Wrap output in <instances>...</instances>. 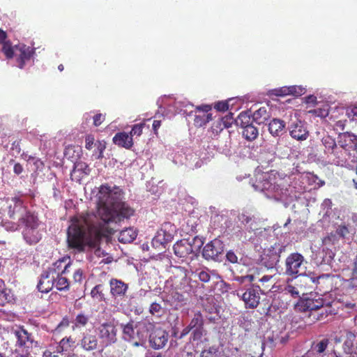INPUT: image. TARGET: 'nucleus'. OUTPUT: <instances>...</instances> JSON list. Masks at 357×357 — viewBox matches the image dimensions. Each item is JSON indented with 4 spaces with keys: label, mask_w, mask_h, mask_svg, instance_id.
Wrapping results in <instances>:
<instances>
[{
    "label": "nucleus",
    "mask_w": 357,
    "mask_h": 357,
    "mask_svg": "<svg viewBox=\"0 0 357 357\" xmlns=\"http://www.w3.org/2000/svg\"><path fill=\"white\" fill-rule=\"evenodd\" d=\"M338 145L349 152L357 155V136L349 132H343L338 136Z\"/></svg>",
    "instance_id": "19"
},
{
    "label": "nucleus",
    "mask_w": 357,
    "mask_h": 357,
    "mask_svg": "<svg viewBox=\"0 0 357 357\" xmlns=\"http://www.w3.org/2000/svg\"><path fill=\"white\" fill-rule=\"evenodd\" d=\"M242 300L245 303L246 308H256L260 301V295L259 290L254 287L248 289L241 296Z\"/></svg>",
    "instance_id": "21"
},
{
    "label": "nucleus",
    "mask_w": 357,
    "mask_h": 357,
    "mask_svg": "<svg viewBox=\"0 0 357 357\" xmlns=\"http://www.w3.org/2000/svg\"><path fill=\"white\" fill-rule=\"evenodd\" d=\"M259 135L258 129L252 124L243 128V136L248 141L255 140Z\"/></svg>",
    "instance_id": "44"
},
{
    "label": "nucleus",
    "mask_w": 357,
    "mask_h": 357,
    "mask_svg": "<svg viewBox=\"0 0 357 357\" xmlns=\"http://www.w3.org/2000/svg\"><path fill=\"white\" fill-rule=\"evenodd\" d=\"M123 192L116 186L102 184L97 194L98 217L105 224L119 223L134 215L135 210L122 202Z\"/></svg>",
    "instance_id": "1"
},
{
    "label": "nucleus",
    "mask_w": 357,
    "mask_h": 357,
    "mask_svg": "<svg viewBox=\"0 0 357 357\" xmlns=\"http://www.w3.org/2000/svg\"><path fill=\"white\" fill-rule=\"evenodd\" d=\"M144 126V122L138 124H135L130 132L131 137H132L133 136H140L142 134V130Z\"/></svg>",
    "instance_id": "53"
},
{
    "label": "nucleus",
    "mask_w": 357,
    "mask_h": 357,
    "mask_svg": "<svg viewBox=\"0 0 357 357\" xmlns=\"http://www.w3.org/2000/svg\"><path fill=\"white\" fill-rule=\"evenodd\" d=\"M110 294L114 298L122 297L125 296L128 286L123 281L117 279H112L109 282Z\"/></svg>",
    "instance_id": "25"
},
{
    "label": "nucleus",
    "mask_w": 357,
    "mask_h": 357,
    "mask_svg": "<svg viewBox=\"0 0 357 357\" xmlns=\"http://www.w3.org/2000/svg\"><path fill=\"white\" fill-rule=\"evenodd\" d=\"M211 109H212L211 106H210L208 105H202L196 107L195 113L211 114L210 112L211 111Z\"/></svg>",
    "instance_id": "62"
},
{
    "label": "nucleus",
    "mask_w": 357,
    "mask_h": 357,
    "mask_svg": "<svg viewBox=\"0 0 357 357\" xmlns=\"http://www.w3.org/2000/svg\"><path fill=\"white\" fill-rule=\"evenodd\" d=\"M15 51L16 52L14 56L16 58L17 67L20 69L24 68L26 63L30 61L35 54V50L33 48L24 44L15 45Z\"/></svg>",
    "instance_id": "17"
},
{
    "label": "nucleus",
    "mask_w": 357,
    "mask_h": 357,
    "mask_svg": "<svg viewBox=\"0 0 357 357\" xmlns=\"http://www.w3.org/2000/svg\"><path fill=\"white\" fill-rule=\"evenodd\" d=\"M170 296L172 301L174 303H176V305L178 304L182 305L185 301L184 296L182 294L178 292V290H175L174 289H172L170 294Z\"/></svg>",
    "instance_id": "49"
},
{
    "label": "nucleus",
    "mask_w": 357,
    "mask_h": 357,
    "mask_svg": "<svg viewBox=\"0 0 357 357\" xmlns=\"http://www.w3.org/2000/svg\"><path fill=\"white\" fill-rule=\"evenodd\" d=\"M324 301L319 296L310 295V296L300 300L297 305L296 309L301 312H309V318L312 317V321L315 322L321 319L324 316L327 317V312H319L324 307Z\"/></svg>",
    "instance_id": "3"
},
{
    "label": "nucleus",
    "mask_w": 357,
    "mask_h": 357,
    "mask_svg": "<svg viewBox=\"0 0 357 357\" xmlns=\"http://www.w3.org/2000/svg\"><path fill=\"white\" fill-rule=\"evenodd\" d=\"M190 332V340L192 341L200 340L206 334V331L204 328V317L200 311L194 314L189 324L182 330L178 338L182 339Z\"/></svg>",
    "instance_id": "4"
},
{
    "label": "nucleus",
    "mask_w": 357,
    "mask_h": 357,
    "mask_svg": "<svg viewBox=\"0 0 357 357\" xmlns=\"http://www.w3.org/2000/svg\"><path fill=\"white\" fill-rule=\"evenodd\" d=\"M8 205V214L12 219L18 220V225L23 223L22 218L26 217L28 213H32L27 209V207L24 206V202L21 198L18 197H13L10 199Z\"/></svg>",
    "instance_id": "11"
},
{
    "label": "nucleus",
    "mask_w": 357,
    "mask_h": 357,
    "mask_svg": "<svg viewBox=\"0 0 357 357\" xmlns=\"http://www.w3.org/2000/svg\"><path fill=\"white\" fill-rule=\"evenodd\" d=\"M220 121L225 128H229L232 126V124L235 121V119L234 118L233 114L229 113L228 114L222 117L220 119Z\"/></svg>",
    "instance_id": "51"
},
{
    "label": "nucleus",
    "mask_w": 357,
    "mask_h": 357,
    "mask_svg": "<svg viewBox=\"0 0 357 357\" xmlns=\"http://www.w3.org/2000/svg\"><path fill=\"white\" fill-rule=\"evenodd\" d=\"M81 347L87 351H93L98 349V337L93 334H84L80 342Z\"/></svg>",
    "instance_id": "29"
},
{
    "label": "nucleus",
    "mask_w": 357,
    "mask_h": 357,
    "mask_svg": "<svg viewBox=\"0 0 357 357\" xmlns=\"http://www.w3.org/2000/svg\"><path fill=\"white\" fill-rule=\"evenodd\" d=\"M93 214L87 213L79 218L72 220L67 231V243L69 250L75 253L86 252L87 248H96L100 243L102 234L94 229L91 222Z\"/></svg>",
    "instance_id": "2"
},
{
    "label": "nucleus",
    "mask_w": 357,
    "mask_h": 357,
    "mask_svg": "<svg viewBox=\"0 0 357 357\" xmlns=\"http://www.w3.org/2000/svg\"><path fill=\"white\" fill-rule=\"evenodd\" d=\"M329 341L328 339H324L321 340L319 342H318L314 346V349L318 354H321L325 351L328 345Z\"/></svg>",
    "instance_id": "55"
},
{
    "label": "nucleus",
    "mask_w": 357,
    "mask_h": 357,
    "mask_svg": "<svg viewBox=\"0 0 357 357\" xmlns=\"http://www.w3.org/2000/svg\"><path fill=\"white\" fill-rule=\"evenodd\" d=\"M54 286L59 291H67L70 287V281L63 275H56L55 276Z\"/></svg>",
    "instance_id": "42"
},
{
    "label": "nucleus",
    "mask_w": 357,
    "mask_h": 357,
    "mask_svg": "<svg viewBox=\"0 0 357 357\" xmlns=\"http://www.w3.org/2000/svg\"><path fill=\"white\" fill-rule=\"evenodd\" d=\"M252 113L250 111H244L239 114L235 122L237 125L241 126L243 128L252 125Z\"/></svg>",
    "instance_id": "37"
},
{
    "label": "nucleus",
    "mask_w": 357,
    "mask_h": 357,
    "mask_svg": "<svg viewBox=\"0 0 357 357\" xmlns=\"http://www.w3.org/2000/svg\"><path fill=\"white\" fill-rule=\"evenodd\" d=\"M284 250L280 246L278 250L275 247L268 249L261 256V262L267 269L272 268L280 261V254Z\"/></svg>",
    "instance_id": "18"
},
{
    "label": "nucleus",
    "mask_w": 357,
    "mask_h": 357,
    "mask_svg": "<svg viewBox=\"0 0 357 357\" xmlns=\"http://www.w3.org/2000/svg\"><path fill=\"white\" fill-rule=\"evenodd\" d=\"M262 273L261 268H252L250 270V273L244 276H241L238 278V280L241 282H244L245 281L253 282L256 280H259V278H261V275Z\"/></svg>",
    "instance_id": "38"
},
{
    "label": "nucleus",
    "mask_w": 357,
    "mask_h": 357,
    "mask_svg": "<svg viewBox=\"0 0 357 357\" xmlns=\"http://www.w3.org/2000/svg\"><path fill=\"white\" fill-rule=\"evenodd\" d=\"M137 235V234L133 228L128 227L119 232L118 240L122 243H129L136 238Z\"/></svg>",
    "instance_id": "34"
},
{
    "label": "nucleus",
    "mask_w": 357,
    "mask_h": 357,
    "mask_svg": "<svg viewBox=\"0 0 357 357\" xmlns=\"http://www.w3.org/2000/svg\"><path fill=\"white\" fill-rule=\"evenodd\" d=\"M259 282L261 283L262 289H259L262 294L271 290V287L273 286L274 280H273V275H264L259 278Z\"/></svg>",
    "instance_id": "43"
},
{
    "label": "nucleus",
    "mask_w": 357,
    "mask_h": 357,
    "mask_svg": "<svg viewBox=\"0 0 357 357\" xmlns=\"http://www.w3.org/2000/svg\"><path fill=\"white\" fill-rule=\"evenodd\" d=\"M289 95H292L294 96H300L305 93V89L301 86H289Z\"/></svg>",
    "instance_id": "50"
},
{
    "label": "nucleus",
    "mask_w": 357,
    "mask_h": 357,
    "mask_svg": "<svg viewBox=\"0 0 357 357\" xmlns=\"http://www.w3.org/2000/svg\"><path fill=\"white\" fill-rule=\"evenodd\" d=\"M321 143L324 146V153L328 157L338 145L335 139L330 135H325L321 139Z\"/></svg>",
    "instance_id": "36"
},
{
    "label": "nucleus",
    "mask_w": 357,
    "mask_h": 357,
    "mask_svg": "<svg viewBox=\"0 0 357 357\" xmlns=\"http://www.w3.org/2000/svg\"><path fill=\"white\" fill-rule=\"evenodd\" d=\"M176 232V227L173 224L165 222L153 238V246L155 248L162 246L165 248V245L173 240Z\"/></svg>",
    "instance_id": "10"
},
{
    "label": "nucleus",
    "mask_w": 357,
    "mask_h": 357,
    "mask_svg": "<svg viewBox=\"0 0 357 357\" xmlns=\"http://www.w3.org/2000/svg\"><path fill=\"white\" fill-rule=\"evenodd\" d=\"M113 142L116 145L127 149L131 148L133 145L132 137L130 134L126 132H117L113 137Z\"/></svg>",
    "instance_id": "27"
},
{
    "label": "nucleus",
    "mask_w": 357,
    "mask_h": 357,
    "mask_svg": "<svg viewBox=\"0 0 357 357\" xmlns=\"http://www.w3.org/2000/svg\"><path fill=\"white\" fill-rule=\"evenodd\" d=\"M89 322V315L83 312L78 313L72 321V329L75 331L77 328L86 327Z\"/></svg>",
    "instance_id": "35"
},
{
    "label": "nucleus",
    "mask_w": 357,
    "mask_h": 357,
    "mask_svg": "<svg viewBox=\"0 0 357 357\" xmlns=\"http://www.w3.org/2000/svg\"><path fill=\"white\" fill-rule=\"evenodd\" d=\"M105 115L101 113L96 114L93 118V124L96 127H98L101 125V123L105 121Z\"/></svg>",
    "instance_id": "60"
},
{
    "label": "nucleus",
    "mask_w": 357,
    "mask_h": 357,
    "mask_svg": "<svg viewBox=\"0 0 357 357\" xmlns=\"http://www.w3.org/2000/svg\"><path fill=\"white\" fill-rule=\"evenodd\" d=\"M30 347H20L15 345V349L13 352L14 357H29L31 353Z\"/></svg>",
    "instance_id": "47"
},
{
    "label": "nucleus",
    "mask_w": 357,
    "mask_h": 357,
    "mask_svg": "<svg viewBox=\"0 0 357 357\" xmlns=\"http://www.w3.org/2000/svg\"><path fill=\"white\" fill-rule=\"evenodd\" d=\"M223 251V242L218 238H215L204 247L202 256L206 260L211 259L217 261L219 259V256L222 254Z\"/></svg>",
    "instance_id": "13"
},
{
    "label": "nucleus",
    "mask_w": 357,
    "mask_h": 357,
    "mask_svg": "<svg viewBox=\"0 0 357 357\" xmlns=\"http://www.w3.org/2000/svg\"><path fill=\"white\" fill-rule=\"evenodd\" d=\"M76 340L72 336H66L62 338L56 346V352L62 354L70 351L75 347Z\"/></svg>",
    "instance_id": "32"
},
{
    "label": "nucleus",
    "mask_w": 357,
    "mask_h": 357,
    "mask_svg": "<svg viewBox=\"0 0 357 357\" xmlns=\"http://www.w3.org/2000/svg\"><path fill=\"white\" fill-rule=\"evenodd\" d=\"M347 114L353 121H357V105H354L347 110Z\"/></svg>",
    "instance_id": "63"
},
{
    "label": "nucleus",
    "mask_w": 357,
    "mask_h": 357,
    "mask_svg": "<svg viewBox=\"0 0 357 357\" xmlns=\"http://www.w3.org/2000/svg\"><path fill=\"white\" fill-rule=\"evenodd\" d=\"M104 290L105 287L102 284H97L92 289L91 295L93 298L99 301H105V297Z\"/></svg>",
    "instance_id": "46"
},
{
    "label": "nucleus",
    "mask_w": 357,
    "mask_h": 357,
    "mask_svg": "<svg viewBox=\"0 0 357 357\" xmlns=\"http://www.w3.org/2000/svg\"><path fill=\"white\" fill-rule=\"evenodd\" d=\"M5 283L0 279V305H3L5 302L8 301V295L5 291Z\"/></svg>",
    "instance_id": "54"
},
{
    "label": "nucleus",
    "mask_w": 357,
    "mask_h": 357,
    "mask_svg": "<svg viewBox=\"0 0 357 357\" xmlns=\"http://www.w3.org/2000/svg\"><path fill=\"white\" fill-rule=\"evenodd\" d=\"M214 107L218 111L225 112L229 109V104L227 102L220 101L215 103Z\"/></svg>",
    "instance_id": "64"
},
{
    "label": "nucleus",
    "mask_w": 357,
    "mask_h": 357,
    "mask_svg": "<svg viewBox=\"0 0 357 357\" xmlns=\"http://www.w3.org/2000/svg\"><path fill=\"white\" fill-rule=\"evenodd\" d=\"M289 93V86H282L271 91V94L276 96H285Z\"/></svg>",
    "instance_id": "57"
},
{
    "label": "nucleus",
    "mask_w": 357,
    "mask_h": 357,
    "mask_svg": "<svg viewBox=\"0 0 357 357\" xmlns=\"http://www.w3.org/2000/svg\"><path fill=\"white\" fill-rule=\"evenodd\" d=\"M273 185L271 176V174H269L263 178L262 181L259 183V185L257 186L264 192L275 195V190Z\"/></svg>",
    "instance_id": "40"
},
{
    "label": "nucleus",
    "mask_w": 357,
    "mask_h": 357,
    "mask_svg": "<svg viewBox=\"0 0 357 357\" xmlns=\"http://www.w3.org/2000/svg\"><path fill=\"white\" fill-rule=\"evenodd\" d=\"M314 283H317L316 289L325 294L331 289V278L329 275H322L315 278H310Z\"/></svg>",
    "instance_id": "28"
},
{
    "label": "nucleus",
    "mask_w": 357,
    "mask_h": 357,
    "mask_svg": "<svg viewBox=\"0 0 357 357\" xmlns=\"http://www.w3.org/2000/svg\"><path fill=\"white\" fill-rule=\"evenodd\" d=\"M163 312V309L160 303H153L151 304L149 307V312L152 315L160 316Z\"/></svg>",
    "instance_id": "52"
},
{
    "label": "nucleus",
    "mask_w": 357,
    "mask_h": 357,
    "mask_svg": "<svg viewBox=\"0 0 357 357\" xmlns=\"http://www.w3.org/2000/svg\"><path fill=\"white\" fill-rule=\"evenodd\" d=\"M11 333L17 340L15 345L33 347V344H37L33 335L29 333L23 326H17L15 328H13Z\"/></svg>",
    "instance_id": "14"
},
{
    "label": "nucleus",
    "mask_w": 357,
    "mask_h": 357,
    "mask_svg": "<svg viewBox=\"0 0 357 357\" xmlns=\"http://www.w3.org/2000/svg\"><path fill=\"white\" fill-rule=\"evenodd\" d=\"M304 257L298 252L290 254L285 260V273L287 275L297 278L303 275L305 272Z\"/></svg>",
    "instance_id": "9"
},
{
    "label": "nucleus",
    "mask_w": 357,
    "mask_h": 357,
    "mask_svg": "<svg viewBox=\"0 0 357 357\" xmlns=\"http://www.w3.org/2000/svg\"><path fill=\"white\" fill-rule=\"evenodd\" d=\"M271 109L268 106H263L255 111L252 114V121L261 125L265 124L271 119Z\"/></svg>",
    "instance_id": "26"
},
{
    "label": "nucleus",
    "mask_w": 357,
    "mask_h": 357,
    "mask_svg": "<svg viewBox=\"0 0 357 357\" xmlns=\"http://www.w3.org/2000/svg\"><path fill=\"white\" fill-rule=\"evenodd\" d=\"M286 127L285 122L280 119H273L268 123V131L273 137L281 136Z\"/></svg>",
    "instance_id": "30"
},
{
    "label": "nucleus",
    "mask_w": 357,
    "mask_h": 357,
    "mask_svg": "<svg viewBox=\"0 0 357 357\" xmlns=\"http://www.w3.org/2000/svg\"><path fill=\"white\" fill-rule=\"evenodd\" d=\"M155 325L149 321H138L135 324V339L139 340H146L148 335L154 329Z\"/></svg>",
    "instance_id": "22"
},
{
    "label": "nucleus",
    "mask_w": 357,
    "mask_h": 357,
    "mask_svg": "<svg viewBox=\"0 0 357 357\" xmlns=\"http://www.w3.org/2000/svg\"><path fill=\"white\" fill-rule=\"evenodd\" d=\"M172 273L173 275L170 278L172 288L184 293L190 292L192 290L191 279L188 276L187 269L182 266H175Z\"/></svg>",
    "instance_id": "8"
},
{
    "label": "nucleus",
    "mask_w": 357,
    "mask_h": 357,
    "mask_svg": "<svg viewBox=\"0 0 357 357\" xmlns=\"http://www.w3.org/2000/svg\"><path fill=\"white\" fill-rule=\"evenodd\" d=\"M73 263L69 256H65L54 262L47 271L54 276L66 275L70 273Z\"/></svg>",
    "instance_id": "15"
},
{
    "label": "nucleus",
    "mask_w": 357,
    "mask_h": 357,
    "mask_svg": "<svg viewBox=\"0 0 357 357\" xmlns=\"http://www.w3.org/2000/svg\"><path fill=\"white\" fill-rule=\"evenodd\" d=\"M70 321L68 316H65L62 318L61 321L56 326L55 329L53 331L54 334L59 335L62 333L64 330L69 327Z\"/></svg>",
    "instance_id": "48"
},
{
    "label": "nucleus",
    "mask_w": 357,
    "mask_h": 357,
    "mask_svg": "<svg viewBox=\"0 0 357 357\" xmlns=\"http://www.w3.org/2000/svg\"><path fill=\"white\" fill-rule=\"evenodd\" d=\"M123 339L128 342L135 340V329L134 321L130 320L127 324H121Z\"/></svg>",
    "instance_id": "33"
},
{
    "label": "nucleus",
    "mask_w": 357,
    "mask_h": 357,
    "mask_svg": "<svg viewBox=\"0 0 357 357\" xmlns=\"http://www.w3.org/2000/svg\"><path fill=\"white\" fill-rule=\"evenodd\" d=\"M70 272H73V282L75 284H81L85 279L84 270L82 268L77 267V266L73 263V268H71Z\"/></svg>",
    "instance_id": "39"
},
{
    "label": "nucleus",
    "mask_w": 357,
    "mask_h": 357,
    "mask_svg": "<svg viewBox=\"0 0 357 357\" xmlns=\"http://www.w3.org/2000/svg\"><path fill=\"white\" fill-rule=\"evenodd\" d=\"M218 350L215 347H211L207 349H204L202 351L201 357H216Z\"/></svg>",
    "instance_id": "56"
},
{
    "label": "nucleus",
    "mask_w": 357,
    "mask_h": 357,
    "mask_svg": "<svg viewBox=\"0 0 357 357\" xmlns=\"http://www.w3.org/2000/svg\"><path fill=\"white\" fill-rule=\"evenodd\" d=\"M197 275L199 280L203 282H208L211 279V276L207 271L202 270L197 273Z\"/></svg>",
    "instance_id": "61"
},
{
    "label": "nucleus",
    "mask_w": 357,
    "mask_h": 357,
    "mask_svg": "<svg viewBox=\"0 0 357 357\" xmlns=\"http://www.w3.org/2000/svg\"><path fill=\"white\" fill-rule=\"evenodd\" d=\"M225 128L222 124L220 119L214 122L211 126V130H212L213 133H215L216 135H218L219 132H220Z\"/></svg>",
    "instance_id": "59"
},
{
    "label": "nucleus",
    "mask_w": 357,
    "mask_h": 357,
    "mask_svg": "<svg viewBox=\"0 0 357 357\" xmlns=\"http://www.w3.org/2000/svg\"><path fill=\"white\" fill-rule=\"evenodd\" d=\"M2 45V52L7 59H13L15 54V45L13 46L10 41L8 40Z\"/></svg>",
    "instance_id": "45"
},
{
    "label": "nucleus",
    "mask_w": 357,
    "mask_h": 357,
    "mask_svg": "<svg viewBox=\"0 0 357 357\" xmlns=\"http://www.w3.org/2000/svg\"><path fill=\"white\" fill-rule=\"evenodd\" d=\"M175 255L180 258H186L193 253L192 245L186 239L178 241L173 246Z\"/></svg>",
    "instance_id": "24"
},
{
    "label": "nucleus",
    "mask_w": 357,
    "mask_h": 357,
    "mask_svg": "<svg viewBox=\"0 0 357 357\" xmlns=\"http://www.w3.org/2000/svg\"><path fill=\"white\" fill-rule=\"evenodd\" d=\"M212 120V114L196 113L194 119V125L197 128L205 126Z\"/></svg>",
    "instance_id": "41"
},
{
    "label": "nucleus",
    "mask_w": 357,
    "mask_h": 357,
    "mask_svg": "<svg viewBox=\"0 0 357 357\" xmlns=\"http://www.w3.org/2000/svg\"><path fill=\"white\" fill-rule=\"evenodd\" d=\"M290 136L298 141L305 140L309 136V132L305 126V123L297 119L289 127Z\"/></svg>",
    "instance_id": "20"
},
{
    "label": "nucleus",
    "mask_w": 357,
    "mask_h": 357,
    "mask_svg": "<svg viewBox=\"0 0 357 357\" xmlns=\"http://www.w3.org/2000/svg\"><path fill=\"white\" fill-rule=\"evenodd\" d=\"M98 338L102 347H111L118 342V329L112 321L100 324L97 328Z\"/></svg>",
    "instance_id": "6"
},
{
    "label": "nucleus",
    "mask_w": 357,
    "mask_h": 357,
    "mask_svg": "<svg viewBox=\"0 0 357 357\" xmlns=\"http://www.w3.org/2000/svg\"><path fill=\"white\" fill-rule=\"evenodd\" d=\"M356 335L350 331H345L343 338L342 350L347 355H351L354 351Z\"/></svg>",
    "instance_id": "31"
},
{
    "label": "nucleus",
    "mask_w": 357,
    "mask_h": 357,
    "mask_svg": "<svg viewBox=\"0 0 357 357\" xmlns=\"http://www.w3.org/2000/svg\"><path fill=\"white\" fill-rule=\"evenodd\" d=\"M336 165L357 168V155L337 145L333 153L328 157Z\"/></svg>",
    "instance_id": "7"
},
{
    "label": "nucleus",
    "mask_w": 357,
    "mask_h": 357,
    "mask_svg": "<svg viewBox=\"0 0 357 357\" xmlns=\"http://www.w3.org/2000/svg\"><path fill=\"white\" fill-rule=\"evenodd\" d=\"M55 276L52 275L47 270L44 271L40 275V278L37 285L39 291L42 293H48L54 286Z\"/></svg>",
    "instance_id": "23"
},
{
    "label": "nucleus",
    "mask_w": 357,
    "mask_h": 357,
    "mask_svg": "<svg viewBox=\"0 0 357 357\" xmlns=\"http://www.w3.org/2000/svg\"><path fill=\"white\" fill-rule=\"evenodd\" d=\"M284 291L286 294H290L293 298H298L300 296V292L295 287L288 284L284 287Z\"/></svg>",
    "instance_id": "58"
},
{
    "label": "nucleus",
    "mask_w": 357,
    "mask_h": 357,
    "mask_svg": "<svg viewBox=\"0 0 357 357\" xmlns=\"http://www.w3.org/2000/svg\"><path fill=\"white\" fill-rule=\"evenodd\" d=\"M22 220L23 223L20 225L25 227L23 231V236L26 242L29 245L38 243L42 236L38 229L39 223L37 216L33 213H28V215Z\"/></svg>",
    "instance_id": "5"
},
{
    "label": "nucleus",
    "mask_w": 357,
    "mask_h": 357,
    "mask_svg": "<svg viewBox=\"0 0 357 357\" xmlns=\"http://www.w3.org/2000/svg\"><path fill=\"white\" fill-rule=\"evenodd\" d=\"M271 176L273 185V188L275 190V195H273V196L277 198H282V195L287 194L290 178L287 175H283L274 171L271 172Z\"/></svg>",
    "instance_id": "12"
},
{
    "label": "nucleus",
    "mask_w": 357,
    "mask_h": 357,
    "mask_svg": "<svg viewBox=\"0 0 357 357\" xmlns=\"http://www.w3.org/2000/svg\"><path fill=\"white\" fill-rule=\"evenodd\" d=\"M169 334L162 328H154L149 334V344L154 349H162L168 342Z\"/></svg>",
    "instance_id": "16"
}]
</instances>
